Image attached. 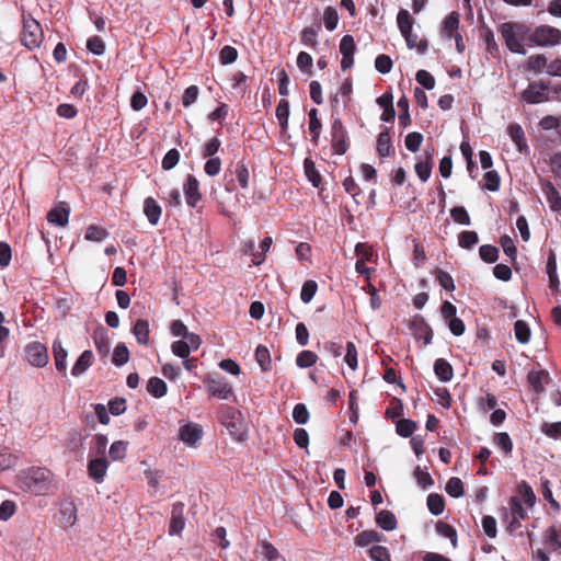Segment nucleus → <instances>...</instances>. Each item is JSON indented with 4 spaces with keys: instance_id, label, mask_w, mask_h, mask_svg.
I'll return each instance as SVG.
<instances>
[{
    "instance_id": "58836bf2",
    "label": "nucleus",
    "mask_w": 561,
    "mask_h": 561,
    "mask_svg": "<svg viewBox=\"0 0 561 561\" xmlns=\"http://www.w3.org/2000/svg\"><path fill=\"white\" fill-rule=\"evenodd\" d=\"M478 233L472 230H465L458 236L459 247L466 250L472 249L478 243Z\"/></svg>"
},
{
    "instance_id": "bb28decb",
    "label": "nucleus",
    "mask_w": 561,
    "mask_h": 561,
    "mask_svg": "<svg viewBox=\"0 0 561 561\" xmlns=\"http://www.w3.org/2000/svg\"><path fill=\"white\" fill-rule=\"evenodd\" d=\"M459 27V13L456 11L450 12L443 21L442 33L445 37L451 38L458 33Z\"/></svg>"
},
{
    "instance_id": "a878e982",
    "label": "nucleus",
    "mask_w": 561,
    "mask_h": 561,
    "mask_svg": "<svg viewBox=\"0 0 561 561\" xmlns=\"http://www.w3.org/2000/svg\"><path fill=\"white\" fill-rule=\"evenodd\" d=\"M527 380L535 392L543 391V385L549 380V374L546 370H531L528 373Z\"/></svg>"
},
{
    "instance_id": "1a4fd4ad",
    "label": "nucleus",
    "mask_w": 561,
    "mask_h": 561,
    "mask_svg": "<svg viewBox=\"0 0 561 561\" xmlns=\"http://www.w3.org/2000/svg\"><path fill=\"white\" fill-rule=\"evenodd\" d=\"M508 504L511 519L508 520L507 531L513 534L522 527V520L528 518V514L524 510L520 499L517 496H512Z\"/></svg>"
},
{
    "instance_id": "0eeeda50",
    "label": "nucleus",
    "mask_w": 561,
    "mask_h": 561,
    "mask_svg": "<svg viewBox=\"0 0 561 561\" xmlns=\"http://www.w3.org/2000/svg\"><path fill=\"white\" fill-rule=\"evenodd\" d=\"M549 83L543 81H535L528 84L527 89L522 92V99L528 104H537L547 102Z\"/></svg>"
},
{
    "instance_id": "f03ea898",
    "label": "nucleus",
    "mask_w": 561,
    "mask_h": 561,
    "mask_svg": "<svg viewBox=\"0 0 561 561\" xmlns=\"http://www.w3.org/2000/svg\"><path fill=\"white\" fill-rule=\"evenodd\" d=\"M218 421L234 440L244 442L247 439L248 426L240 410L222 404L218 409Z\"/></svg>"
},
{
    "instance_id": "774afa93",
    "label": "nucleus",
    "mask_w": 561,
    "mask_h": 561,
    "mask_svg": "<svg viewBox=\"0 0 561 561\" xmlns=\"http://www.w3.org/2000/svg\"><path fill=\"white\" fill-rule=\"evenodd\" d=\"M368 554L374 561H391L390 553L383 546H373L368 550Z\"/></svg>"
},
{
    "instance_id": "a18cd8bd",
    "label": "nucleus",
    "mask_w": 561,
    "mask_h": 561,
    "mask_svg": "<svg viewBox=\"0 0 561 561\" xmlns=\"http://www.w3.org/2000/svg\"><path fill=\"white\" fill-rule=\"evenodd\" d=\"M436 531L440 536L449 538L454 548L457 547V531L451 525L439 520L436 524Z\"/></svg>"
},
{
    "instance_id": "e2e57ef3",
    "label": "nucleus",
    "mask_w": 561,
    "mask_h": 561,
    "mask_svg": "<svg viewBox=\"0 0 561 561\" xmlns=\"http://www.w3.org/2000/svg\"><path fill=\"white\" fill-rule=\"evenodd\" d=\"M484 187L491 192H496L501 185V179L496 171H488L483 175Z\"/></svg>"
},
{
    "instance_id": "3c124183",
    "label": "nucleus",
    "mask_w": 561,
    "mask_h": 561,
    "mask_svg": "<svg viewBox=\"0 0 561 561\" xmlns=\"http://www.w3.org/2000/svg\"><path fill=\"white\" fill-rule=\"evenodd\" d=\"M398 108L400 110L399 114V123L402 127H407L411 123L410 113H409V100L405 95H402L398 100Z\"/></svg>"
},
{
    "instance_id": "de8ad7c7",
    "label": "nucleus",
    "mask_w": 561,
    "mask_h": 561,
    "mask_svg": "<svg viewBox=\"0 0 561 561\" xmlns=\"http://www.w3.org/2000/svg\"><path fill=\"white\" fill-rule=\"evenodd\" d=\"M514 332L516 340L522 343H528L530 340V329L523 320H517L514 324Z\"/></svg>"
},
{
    "instance_id": "338daca9",
    "label": "nucleus",
    "mask_w": 561,
    "mask_h": 561,
    "mask_svg": "<svg viewBox=\"0 0 561 561\" xmlns=\"http://www.w3.org/2000/svg\"><path fill=\"white\" fill-rule=\"evenodd\" d=\"M414 478L422 489H430L434 484V480L431 474L422 470L420 466L414 469Z\"/></svg>"
},
{
    "instance_id": "c85d7f7f",
    "label": "nucleus",
    "mask_w": 561,
    "mask_h": 561,
    "mask_svg": "<svg viewBox=\"0 0 561 561\" xmlns=\"http://www.w3.org/2000/svg\"><path fill=\"white\" fill-rule=\"evenodd\" d=\"M149 323L147 320L138 319L133 328V334L137 339V342L142 345H147L149 342Z\"/></svg>"
},
{
    "instance_id": "a19ab883",
    "label": "nucleus",
    "mask_w": 561,
    "mask_h": 561,
    "mask_svg": "<svg viewBox=\"0 0 561 561\" xmlns=\"http://www.w3.org/2000/svg\"><path fill=\"white\" fill-rule=\"evenodd\" d=\"M493 440L494 444L505 454V456H511L513 450V442L506 432L496 433Z\"/></svg>"
},
{
    "instance_id": "20e7f679",
    "label": "nucleus",
    "mask_w": 561,
    "mask_h": 561,
    "mask_svg": "<svg viewBox=\"0 0 561 561\" xmlns=\"http://www.w3.org/2000/svg\"><path fill=\"white\" fill-rule=\"evenodd\" d=\"M20 39L21 43L30 50L39 47L44 41V31L42 25L31 14H23L22 16Z\"/></svg>"
},
{
    "instance_id": "f704fd0d",
    "label": "nucleus",
    "mask_w": 561,
    "mask_h": 561,
    "mask_svg": "<svg viewBox=\"0 0 561 561\" xmlns=\"http://www.w3.org/2000/svg\"><path fill=\"white\" fill-rule=\"evenodd\" d=\"M276 117L283 131L288 128L289 102L282 99L276 106Z\"/></svg>"
},
{
    "instance_id": "052dcab7",
    "label": "nucleus",
    "mask_w": 561,
    "mask_h": 561,
    "mask_svg": "<svg viewBox=\"0 0 561 561\" xmlns=\"http://www.w3.org/2000/svg\"><path fill=\"white\" fill-rule=\"evenodd\" d=\"M518 493L527 506L531 507L535 505L536 495L531 486L527 482L523 481L518 485Z\"/></svg>"
},
{
    "instance_id": "412c9836",
    "label": "nucleus",
    "mask_w": 561,
    "mask_h": 561,
    "mask_svg": "<svg viewBox=\"0 0 561 561\" xmlns=\"http://www.w3.org/2000/svg\"><path fill=\"white\" fill-rule=\"evenodd\" d=\"M202 435L203 431L198 425L187 424L182 426L180 430V438L191 446L198 442L202 438Z\"/></svg>"
},
{
    "instance_id": "423d86ee",
    "label": "nucleus",
    "mask_w": 561,
    "mask_h": 561,
    "mask_svg": "<svg viewBox=\"0 0 561 561\" xmlns=\"http://www.w3.org/2000/svg\"><path fill=\"white\" fill-rule=\"evenodd\" d=\"M331 145L334 153L344 154L348 149L347 131L340 118H334L331 126Z\"/></svg>"
},
{
    "instance_id": "4be33fe9",
    "label": "nucleus",
    "mask_w": 561,
    "mask_h": 561,
    "mask_svg": "<svg viewBox=\"0 0 561 561\" xmlns=\"http://www.w3.org/2000/svg\"><path fill=\"white\" fill-rule=\"evenodd\" d=\"M385 539V536L376 530H364L357 534L354 538V543L357 547H367L375 542H380Z\"/></svg>"
},
{
    "instance_id": "2eb2a0df",
    "label": "nucleus",
    "mask_w": 561,
    "mask_h": 561,
    "mask_svg": "<svg viewBox=\"0 0 561 561\" xmlns=\"http://www.w3.org/2000/svg\"><path fill=\"white\" fill-rule=\"evenodd\" d=\"M541 188L550 209L556 213L561 211V195L556 186L550 181H543L541 183Z\"/></svg>"
},
{
    "instance_id": "09e8293b",
    "label": "nucleus",
    "mask_w": 561,
    "mask_h": 561,
    "mask_svg": "<svg viewBox=\"0 0 561 561\" xmlns=\"http://www.w3.org/2000/svg\"><path fill=\"white\" fill-rule=\"evenodd\" d=\"M548 65V59L542 54L531 55L527 59V69L535 72H540L543 68L547 69Z\"/></svg>"
},
{
    "instance_id": "680f3d73",
    "label": "nucleus",
    "mask_w": 561,
    "mask_h": 561,
    "mask_svg": "<svg viewBox=\"0 0 561 561\" xmlns=\"http://www.w3.org/2000/svg\"><path fill=\"white\" fill-rule=\"evenodd\" d=\"M405 147L411 152L419 151L422 142H423V135L419 131H412L409 133L405 137Z\"/></svg>"
},
{
    "instance_id": "ddd939ff",
    "label": "nucleus",
    "mask_w": 561,
    "mask_h": 561,
    "mask_svg": "<svg viewBox=\"0 0 561 561\" xmlns=\"http://www.w3.org/2000/svg\"><path fill=\"white\" fill-rule=\"evenodd\" d=\"M183 191L186 204L190 207H196L202 199V194L199 192V182L194 175H187L183 185Z\"/></svg>"
},
{
    "instance_id": "7c9ffc66",
    "label": "nucleus",
    "mask_w": 561,
    "mask_h": 561,
    "mask_svg": "<svg viewBox=\"0 0 561 561\" xmlns=\"http://www.w3.org/2000/svg\"><path fill=\"white\" fill-rule=\"evenodd\" d=\"M397 23L402 36L412 33L414 20L408 10L400 9L397 15Z\"/></svg>"
},
{
    "instance_id": "e433bc0d",
    "label": "nucleus",
    "mask_w": 561,
    "mask_h": 561,
    "mask_svg": "<svg viewBox=\"0 0 561 561\" xmlns=\"http://www.w3.org/2000/svg\"><path fill=\"white\" fill-rule=\"evenodd\" d=\"M128 443L125 440H116L114 442L108 450L110 458L113 461H121L127 455Z\"/></svg>"
},
{
    "instance_id": "4c0bfd02",
    "label": "nucleus",
    "mask_w": 561,
    "mask_h": 561,
    "mask_svg": "<svg viewBox=\"0 0 561 561\" xmlns=\"http://www.w3.org/2000/svg\"><path fill=\"white\" fill-rule=\"evenodd\" d=\"M318 355L309 350L301 351L296 357V365L299 368H309L318 362Z\"/></svg>"
},
{
    "instance_id": "7ed1b4c3",
    "label": "nucleus",
    "mask_w": 561,
    "mask_h": 561,
    "mask_svg": "<svg viewBox=\"0 0 561 561\" xmlns=\"http://www.w3.org/2000/svg\"><path fill=\"white\" fill-rule=\"evenodd\" d=\"M529 26L520 22H505L500 26V33L506 47L514 54L525 55L524 42L529 41Z\"/></svg>"
},
{
    "instance_id": "9d476101",
    "label": "nucleus",
    "mask_w": 561,
    "mask_h": 561,
    "mask_svg": "<svg viewBox=\"0 0 561 561\" xmlns=\"http://www.w3.org/2000/svg\"><path fill=\"white\" fill-rule=\"evenodd\" d=\"M340 53L342 54L341 68L350 69L354 64V54L356 45L352 35H344L340 42Z\"/></svg>"
},
{
    "instance_id": "9b49d317",
    "label": "nucleus",
    "mask_w": 561,
    "mask_h": 561,
    "mask_svg": "<svg viewBox=\"0 0 561 561\" xmlns=\"http://www.w3.org/2000/svg\"><path fill=\"white\" fill-rule=\"evenodd\" d=\"M206 386L211 396L218 399H227L233 393V390L229 382L224 377H208Z\"/></svg>"
},
{
    "instance_id": "2f4dec72",
    "label": "nucleus",
    "mask_w": 561,
    "mask_h": 561,
    "mask_svg": "<svg viewBox=\"0 0 561 561\" xmlns=\"http://www.w3.org/2000/svg\"><path fill=\"white\" fill-rule=\"evenodd\" d=\"M147 391L154 398H162L167 394V383L159 377H151L147 382Z\"/></svg>"
},
{
    "instance_id": "39448f33",
    "label": "nucleus",
    "mask_w": 561,
    "mask_h": 561,
    "mask_svg": "<svg viewBox=\"0 0 561 561\" xmlns=\"http://www.w3.org/2000/svg\"><path fill=\"white\" fill-rule=\"evenodd\" d=\"M529 42L536 46H556L561 43V31L551 25H539L529 31Z\"/></svg>"
},
{
    "instance_id": "0e129e2a",
    "label": "nucleus",
    "mask_w": 561,
    "mask_h": 561,
    "mask_svg": "<svg viewBox=\"0 0 561 561\" xmlns=\"http://www.w3.org/2000/svg\"><path fill=\"white\" fill-rule=\"evenodd\" d=\"M318 31L313 27H305L301 32L300 41L304 45L309 46L311 48H316L318 46Z\"/></svg>"
},
{
    "instance_id": "72a5a7b5",
    "label": "nucleus",
    "mask_w": 561,
    "mask_h": 561,
    "mask_svg": "<svg viewBox=\"0 0 561 561\" xmlns=\"http://www.w3.org/2000/svg\"><path fill=\"white\" fill-rule=\"evenodd\" d=\"M308 116H309V130L312 134V142L314 145H318L321 128H322V123L318 118V110L311 108L308 113Z\"/></svg>"
},
{
    "instance_id": "49530a36",
    "label": "nucleus",
    "mask_w": 561,
    "mask_h": 561,
    "mask_svg": "<svg viewBox=\"0 0 561 561\" xmlns=\"http://www.w3.org/2000/svg\"><path fill=\"white\" fill-rule=\"evenodd\" d=\"M129 360V351L124 343H118L113 352L112 362L115 366H122Z\"/></svg>"
},
{
    "instance_id": "aec40b11",
    "label": "nucleus",
    "mask_w": 561,
    "mask_h": 561,
    "mask_svg": "<svg viewBox=\"0 0 561 561\" xmlns=\"http://www.w3.org/2000/svg\"><path fill=\"white\" fill-rule=\"evenodd\" d=\"M507 133L519 152H524L528 149L524 129L519 124H510L507 127Z\"/></svg>"
},
{
    "instance_id": "c9c22d12",
    "label": "nucleus",
    "mask_w": 561,
    "mask_h": 561,
    "mask_svg": "<svg viewBox=\"0 0 561 561\" xmlns=\"http://www.w3.org/2000/svg\"><path fill=\"white\" fill-rule=\"evenodd\" d=\"M426 504L433 515H440L445 510V500L438 493L428 494Z\"/></svg>"
},
{
    "instance_id": "dca6fc26",
    "label": "nucleus",
    "mask_w": 561,
    "mask_h": 561,
    "mask_svg": "<svg viewBox=\"0 0 561 561\" xmlns=\"http://www.w3.org/2000/svg\"><path fill=\"white\" fill-rule=\"evenodd\" d=\"M70 208L67 203H60L47 214V221L53 225L64 227L68 224Z\"/></svg>"
},
{
    "instance_id": "473e14b6",
    "label": "nucleus",
    "mask_w": 561,
    "mask_h": 561,
    "mask_svg": "<svg viewBox=\"0 0 561 561\" xmlns=\"http://www.w3.org/2000/svg\"><path fill=\"white\" fill-rule=\"evenodd\" d=\"M547 274L549 276V287L552 290L558 291L559 290V286H560V282H559V277H558V274H557V261H556V256H554L553 253H550V255L548 257Z\"/></svg>"
},
{
    "instance_id": "6e6552de",
    "label": "nucleus",
    "mask_w": 561,
    "mask_h": 561,
    "mask_svg": "<svg viewBox=\"0 0 561 561\" xmlns=\"http://www.w3.org/2000/svg\"><path fill=\"white\" fill-rule=\"evenodd\" d=\"M25 359L35 367H44L48 363L47 347L39 342H32L25 346Z\"/></svg>"
},
{
    "instance_id": "f257e3e1",
    "label": "nucleus",
    "mask_w": 561,
    "mask_h": 561,
    "mask_svg": "<svg viewBox=\"0 0 561 561\" xmlns=\"http://www.w3.org/2000/svg\"><path fill=\"white\" fill-rule=\"evenodd\" d=\"M53 478L54 474L49 469L33 467L22 472L20 483L25 491L34 495H45L51 490Z\"/></svg>"
},
{
    "instance_id": "69168bd1",
    "label": "nucleus",
    "mask_w": 561,
    "mask_h": 561,
    "mask_svg": "<svg viewBox=\"0 0 561 561\" xmlns=\"http://www.w3.org/2000/svg\"><path fill=\"white\" fill-rule=\"evenodd\" d=\"M293 419L297 424H306L310 419L309 411L304 403H297L293 410Z\"/></svg>"
},
{
    "instance_id": "393cba45",
    "label": "nucleus",
    "mask_w": 561,
    "mask_h": 561,
    "mask_svg": "<svg viewBox=\"0 0 561 561\" xmlns=\"http://www.w3.org/2000/svg\"><path fill=\"white\" fill-rule=\"evenodd\" d=\"M376 524L383 530L391 531L398 526L396 515L388 510H382L376 515Z\"/></svg>"
},
{
    "instance_id": "a211bd4d",
    "label": "nucleus",
    "mask_w": 561,
    "mask_h": 561,
    "mask_svg": "<svg viewBox=\"0 0 561 561\" xmlns=\"http://www.w3.org/2000/svg\"><path fill=\"white\" fill-rule=\"evenodd\" d=\"M377 153L385 158L390 157L394 154V149L392 146L390 133L388 128H385L378 137H377V145H376Z\"/></svg>"
},
{
    "instance_id": "4468645a",
    "label": "nucleus",
    "mask_w": 561,
    "mask_h": 561,
    "mask_svg": "<svg viewBox=\"0 0 561 561\" xmlns=\"http://www.w3.org/2000/svg\"><path fill=\"white\" fill-rule=\"evenodd\" d=\"M107 468L108 461L104 457H96L94 459H91L88 463L89 477L93 481L101 483L104 481Z\"/></svg>"
},
{
    "instance_id": "f8f14e48",
    "label": "nucleus",
    "mask_w": 561,
    "mask_h": 561,
    "mask_svg": "<svg viewBox=\"0 0 561 561\" xmlns=\"http://www.w3.org/2000/svg\"><path fill=\"white\" fill-rule=\"evenodd\" d=\"M185 504L183 502H175L172 505L171 518L169 525V535H180L185 526L184 517Z\"/></svg>"
},
{
    "instance_id": "b1692460",
    "label": "nucleus",
    "mask_w": 561,
    "mask_h": 561,
    "mask_svg": "<svg viewBox=\"0 0 561 561\" xmlns=\"http://www.w3.org/2000/svg\"><path fill=\"white\" fill-rule=\"evenodd\" d=\"M434 373L443 382H448L454 377L453 366L444 358H437L434 363Z\"/></svg>"
},
{
    "instance_id": "5701e85b",
    "label": "nucleus",
    "mask_w": 561,
    "mask_h": 561,
    "mask_svg": "<svg viewBox=\"0 0 561 561\" xmlns=\"http://www.w3.org/2000/svg\"><path fill=\"white\" fill-rule=\"evenodd\" d=\"M93 358V353L90 350L82 352L71 369V375L75 377L81 376L92 365Z\"/></svg>"
},
{
    "instance_id": "bf43d9fd",
    "label": "nucleus",
    "mask_w": 561,
    "mask_h": 561,
    "mask_svg": "<svg viewBox=\"0 0 561 561\" xmlns=\"http://www.w3.org/2000/svg\"><path fill=\"white\" fill-rule=\"evenodd\" d=\"M180 151L175 148L170 149L163 157L161 167L163 170L169 171L173 169L180 161Z\"/></svg>"
},
{
    "instance_id": "cd10ccee",
    "label": "nucleus",
    "mask_w": 561,
    "mask_h": 561,
    "mask_svg": "<svg viewBox=\"0 0 561 561\" xmlns=\"http://www.w3.org/2000/svg\"><path fill=\"white\" fill-rule=\"evenodd\" d=\"M53 354L55 359L56 369L60 373H65L67 368V351L62 347L60 340H55L53 343Z\"/></svg>"
},
{
    "instance_id": "6ab92c4d",
    "label": "nucleus",
    "mask_w": 561,
    "mask_h": 561,
    "mask_svg": "<svg viewBox=\"0 0 561 561\" xmlns=\"http://www.w3.org/2000/svg\"><path fill=\"white\" fill-rule=\"evenodd\" d=\"M144 214L146 215L148 221L152 226H156L160 220L162 208L153 197H147L144 201Z\"/></svg>"
},
{
    "instance_id": "5fc2aeb1",
    "label": "nucleus",
    "mask_w": 561,
    "mask_h": 561,
    "mask_svg": "<svg viewBox=\"0 0 561 561\" xmlns=\"http://www.w3.org/2000/svg\"><path fill=\"white\" fill-rule=\"evenodd\" d=\"M479 254L481 260L485 263H494L499 259L497 248L491 244L481 245L479 249Z\"/></svg>"
},
{
    "instance_id": "ea45409f",
    "label": "nucleus",
    "mask_w": 561,
    "mask_h": 561,
    "mask_svg": "<svg viewBox=\"0 0 561 561\" xmlns=\"http://www.w3.org/2000/svg\"><path fill=\"white\" fill-rule=\"evenodd\" d=\"M417 428L416 422L409 419H401L396 424V432L401 437H410Z\"/></svg>"
},
{
    "instance_id": "13d9d810",
    "label": "nucleus",
    "mask_w": 561,
    "mask_h": 561,
    "mask_svg": "<svg viewBox=\"0 0 561 561\" xmlns=\"http://www.w3.org/2000/svg\"><path fill=\"white\" fill-rule=\"evenodd\" d=\"M107 236L108 232L106 231V229L95 225H91L87 228L84 238L89 241L99 242L104 240Z\"/></svg>"
},
{
    "instance_id": "c756f323",
    "label": "nucleus",
    "mask_w": 561,
    "mask_h": 561,
    "mask_svg": "<svg viewBox=\"0 0 561 561\" xmlns=\"http://www.w3.org/2000/svg\"><path fill=\"white\" fill-rule=\"evenodd\" d=\"M545 543L552 550L561 549V527L551 526L549 527L543 536Z\"/></svg>"
},
{
    "instance_id": "f3484780",
    "label": "nucleus",
    "mask_w": 561,
    "mask_h": 561,
    "mask_svg": "<svg viewBox=\"0 0 561 561\" xmlns=\"http://www.w3.org/2000/svg\"><path fill=\"white\" fill-rule=\"evenodd\" d=\"M433 152H434V149H432L431 151L425 150L424 151L425 160L419 161L415 163V167H414L415 173L422 182H426L432 174Z\"/></svg>"
},
{
    "instance_id": "79ce46f5",
    "label": "nucleus",
    "mask_w": 561,
    "mask_h": 561,
    "mask_svg": "<svg viewBox=\"0 0 561 561\" xmlns=\"http://www.w3.org/2000/svg\"><path fill=\"white\" fill-rule=\"evenodd\" d=\"M255 359L263 371L271 369V354L266 346L259 345L255 350Z\"/></svg>"
},
{
    "instance_id": "4d7b16f0",
    "label": "nucleus",
    "mask_w": 561,
    "mask_h": 561,
    "mask_svg": "<svg viewBox=\"0 0 561 561\" xmlns=\"http://www.w3.org/2000/svg\"><path fill=\"white\" fill-rule=\"evenodd\" d=\"M238 58V50L230 45L224 46L219 51V61L221 65H230Z\"/></svg>"
},
{
    "instance_id": "37998d69",
    "label": "nucleus",
    "mask_w": 561,
    "mask_h": 561,
    "mask_svg": "<svg viewBox=\"0 0 561 561\" xmlns=\"http://www.w3.org/2000/svg\"><path fill=\"white\" fill-rule=\"evenodd\" d=\"M407 43V46L410 49L415 48L419 54H424L427 50L428 43L426 39H419L417 35L413 32L403 36Z\"/></svg>"
},
{
    "instance_id": "6e6d98bb",
    "label": "nucleus",
    "mask_w": 561,
    "mask_h": 561,
    "mask_svg": "<svg viewBox=\"0 0 561 561\" xmlns=\"http://www.w3.org/2000/svg\"><path fill=\"white\" fill-rule=\"evenodd\" d=\"M318 290V284L317 282L309 279L306 280L302 285L301 293H300V299L305 304H309L312 298L314 297L316 293Z\"/></svg>"
},
{
    "instance_id": "603ef678",
    "label": "nucleus",
    "mask_w": 561,
    "mask_h": 561,
    "mask_svg": "<svg viewBox=\"0 0 561 561\" xmlns=\"http://www.w3.org/2000/svg\"><path fill=\"white\" fill-rule=\"evenodd\" d=\"M323 22L328 31H334L339 23V14L335 8L327 7L323 12Z\"/></svg>"
},
{
    "instance_id": "c03bdc74",
    "label": "nucleus",
    "mask_w": 561,
    "mask_h": 561,
    "mask_svg": "<svg viewBox=\"0 0 561 561\" xmlns=\"http://www.w3.org/2000/svg\"><path fill=\"white\" fill-rule=\"evenodd\" d=\"M304 167L308 180L312 183L314 187H319L322 179L320 173L316 169L314 162L311 159L307 158L304 161Z\"/></svg>"
},
{
    "instance_id": "8fccbe9b",
    "label": "nucleus",
    "mask_w": 561,
    "mask_h": 561,
    "mask_svg": "<svg viewBox=\"0 0 561 561\" xmlns=\"http://www.w3.org/2000/svg\"><path fill=\"white\" fill-rule=\"evenodd\" d=\"M237 181L242 188L249 187V181H250V173L248 170V167L243 161H239L236 164L234 169Z\"/></svg>"
},
{
    "instance_id": "864d4df0",
    "label": "nucleus",
    "mask_w": 561,
    "mask_h": 561,
    "mask_svg": "<svg viewBox=\"0 0 561 561\" xmlns=\"http://www.w3.org/2000/svg\"><path fill=\"white\" fill-rule=\"evenodd\" d=\"M445 490L451 497H460L465 493L463 483L457 477H453L447 481Z\"/></svg>"
}]
</instances>
